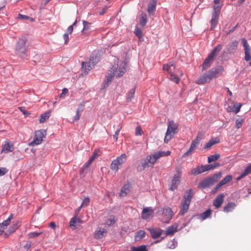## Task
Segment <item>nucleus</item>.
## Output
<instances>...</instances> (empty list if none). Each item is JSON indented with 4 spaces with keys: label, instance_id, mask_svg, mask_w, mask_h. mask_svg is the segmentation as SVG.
Returning a JSON list of instances; mask_svg holds the SVG:
<instances>
[{
    "label": "nucleus",
    "instance_id": "e2e57ef3",
    "mask_svg": "<svg viewBox=\"0 0 251 251\" xmlns=\"http://www.w3.org/2000/svg\"><path fill=\"white\" fill-rule=\"evenodd\" d=\"M98 156V153L96 151H94L93 153V155L89 159V160L93 162L97 158Z\"/></svg>",
    "mask_w": 251,
    "mask_h": 251
},
{
    "label": "nucleus",
    "instance_id": "4468645a",
    "mask_svg": "<svg viewBox=\"0 0 251 251\" xmlns=\"http://www.w3.org/2000/svg\"><path fill=\"white\" fill-rule=\"evenodd\" d=\"M107 231L103 228H99L94 233V237L96 239H100L106 236Z\"/></svg>",
    "mask_w": 251,
    "mask_h": 251
},
{
    "label": "nucleus",
    "instance_id": "774afa93",
    "mask_svg": "<svg viewBox=\"0 0 251 251\" xmlns=\"http://www.w3.org/2000/svg\"><path fill=\"white\" fill-rule=\"evenodd\" d=\"M68 93V90L67 88H64L62 90V93L60 95V97H63L64 95Z\"/></svg>",
    "mask_w": 251,
    "mask_h": 251
},
{
    "label": "nucleus",
    "instance_id": "cd10ccee",
    "mask_svg": "<svg viewBox=\"0 0 251 251\" xmlns=\"http://www.w3.org/2000/svg\"><path fill=\"white\" fill-rule=\"evenodd\" d=\"M129 191V186L128 184H125L121 189L119 193L120 197H125Z\"/></svg>",
    "mask_w": 251,
    "mask_h": 251
},
{
    "label": "nucleus",
    "instance_id": "f8f14e48",
    "mask_svg": "<svg viewBox=\"0 0 251 251\" xmlns=\"http://www.w3.org/2000/svg\"><path fill=\"white\" fill-rule=\"evenodd\" d=\"M152 238L156 239L159 237L163 233V230L159 228H148Z\"/></svg>",
    "mask_w": 251,
    "mask_h": 251
},
{
    "label": "nucleus",
    "instance_id": "c9c22d12",
    "mask_svg": "<svg viewBox=\"0 0 251 251\" xmlns=\"http://www.w3.org/2000/svg\"><path fill=\"white\" fill-rule=\"evenodd\" d=\"M220 155L219 153H216L214 155H210L208 157L207 161L208 163H211L213 161L217 160L220 158Z\"/></svg>",
    "mask_w": 251,
    "mask_h": 251
},
{
    "label": "nucleus",
    "instance_id": "49530a36",
    "mask_svg": "<svg viewBox=\"0 0 251 251\" xmlns=\"http://www.w3.org/2000/svg\"><path fill=\"white\" fill-rule=\"evenodd\" d=\"M244 120L242 118H238L236 120L235 125L237 128H239L242 126Z\"/></svg>",
    "mask_w": 251,
    "mask_h": 251
},
{
    "label": "nucleus",
    "instance_id": "5701e85b",
    "mask_svg": "<svg viewBox=\"0 0 251 251\" xmlns=\"http://www.w3.org/2000/svg\"><path fill=\"white\" fill-rule=\"evenodd\" d=\"M219 16L212 14V18L210 21L211 25L210 30H213L216 26L219 21Z\"/></svg>",
    "mask_w": 251,
    "mask_h": 251
},
{
    "label": "nucleus",
    "instance_id": "c03bdc74",
    "mask_svg": "<svg viewBox=\"0 0 251 251\" xmlns=\"http://www.w3.org/2000/svg\"><path fill=\"white\" fill-rule=\"evenodd\" d=\"M211 213V211L210 209H208L206 210L205 212H203L201 215V217L202 220H205L207 218L209 217Z\"/></svg>",
    "mask_w": 251,
    "mask_h": 251
},
{
    "label": "nucleus",
    "instance_id": "9b49d317",
    "mask_svg": "<svg viewBox=\"0 0 251 251\" xmlns=\"http://www.w3.org/2000/svg\"><path fill=\"white\" fill-rule=\"evenodd\" d=\"M242 43L245 50V60L249 61L251 59V49L245 39H242Z\"/></svg>",
    "mask_w": 251,
    "mask_h": 251
},
{
    "label": "nucleus",
    "instance_id": "0e129e2a",
    "mask_svg": "<svg viewBox=\"0 0 251 251\" xmlns=\"http://www.w3.org/2000/svg\"><path fill=\"white\" fill-rule=\"evenodd\" d=\"M209 165L211 166L210 167V170H213V169L217 168V167L219 166L220 164L218 162H216V163H214L212 164H209Z\"/></svg>",
    "mask_w": 251,
    "mask_h": 251
},
{
    "label": "nucleus",
    "instance_id": "f257e3e1",
    "mask_svg": "<svg viewBox=\"0 0 251 251\" xmlns=\"http://www.w3.org/2000/svg\"><path fill=\"white\" fill-rule=\"evenodd\" d=\"M170 154L171 151H167L166 152L158 151L154 152L153 154L147 156L146 158L142 161L141 164L137 166V170L139 171H143L146 168L150 167V164L153 165L160 157L169 155Z\"/></svg>",
    "mask_w": 251,
    "mask_h": 251
},
{
    "label": "nucleus",
    "instance_id": "de8ad7c7",
    "mask_svg": "<svg viewBox=\"0 0 251 251\" xmlns=\"http://www.w3.org/2000/svg\"><path fill=\"white\" fill-rule=\"evenodd\" d=\"M135 34L139 38H141L143 36L142 31L141 29L136 27L135 29Z\"/></svg>",
    "mask_w": 251,
    "mask_h": 251
},
{
    "label": "nucleus",
    "instance_id": "3c124183",
    "mask_svg": "<svg viewBox=\"0 0 251 251\" xmlns=\"http://www.w3.org/2000/svg\"><path fill=\"white\" fill-rule=\"evenodd\" d=\"M233 109H234L233 112L235 114H237L240 111L242 105L241 104L237 105L235 103H233Z\"/></svg>",
    "mask_w": 251,
    "mask_h": 251
},
{
    "label": "nucleus",
    "instance_id": "69168bd1",
    "mask_svg": "<svg viewBox=\"0 0 251 251\" xmlns=\"http://www.w3.org/2000/svg\"><path fill=\"white\" fill-rule=\"evenodd\" d=\"M166 213H168L169 217L171 218L173 215V211L171 208H167L166 209Z\"/></svg>",
    "mask_w": 251,
    "mask_h": 251
},
{
    "label": "nucleus",
    "instance_id": "c756f323",
    "mask_svg": "<svg viewBox=\"0 0 251 251\" xmlns=\"http://www.w3.org/2000/svg\"><path fill=\"white\" fill-rule=\"evenodd\" d=\"M176 134V133L174 132L167 130L164 139V142L166 143H168V142L171 140Z\"/></svg>",
    "mask_w": 251,
    "mask_h": 251
},
{
    "label": "nucleus",
    "instance_id": "2eb2a0df",
    "mask_svg": "<svg viewBox=\"0 0 251 251\" xmlns=\"http://www.w3.org/2000/svg\"><path fill=\"white\" fill-rule=\"evenodd\" d=\"M153 213V210L151 207H147L143 209L141 217L143 219H149Z\"/></svg>",
    "mask_w": 251,
    "mask_h": 251
},
{
    "label": "nucleus",
    "instance_id": "6ab92c4d",
    "mask_svg": "<svg viewBox=\"0 0 251 251\" xmlns=\"http://www.w3.org/2000/svg\"><path fill=\"white\" fill-rule=\"evenodd\" d=\"M224 195L223 194L218 195L213 201V205L216 207H220L223 203Z\"/></svg>",
    "mask_w": 251,
    "mask_h": 251
},
{
    "label": "nucleus",
    "instance_id": "680f3d73",
    "mask_svg": "<svg viewBox=\"0 0 251 251\" xmlns=\"http://www.w3.org/2000/svg\"><path fill=\"white\" fill-rule=\"evenodd\" d=\"M63 39L65 41V44H67L69 40V37L68 33H65L63 36Z\"/></svg>",
    "mask_w": 251,
    "mask_h": 251
},
{
    "label": "nucleus",
    "instance_id": "dca6fc26",
    "mask_svg": "<svg viewBox=\"0 0 251 251\" xmlns=\"http://www.w3.org/2000/svg\"><path fill=\"white\" fill-rule=\"evenodd\" d=\"M157 3V0H151L148 6L147 11L149 15H153L154 13Z\"/></svg>",
    "mask_w": 251,
    "mask_h": 251
},
{
    "label": "nucleus",
    "instance_id": "7c9ffc66",
    "mask_svg": "<svg viewBox=\"0 0 251 251\" xmlns=\"http://www.w3.org/2000/svg\"><path fill=\"white\" fill-rule=\"evenodd\" d=\"M99 60L98 56L97 55L93 54L89 58L88 63L91 64L92 66H94L95 64L98 62Z\"/></svg>",
    "mask_w": 251,
    "mask_h": 251
},
{
    "label": "nucleus",
    "instance_id": "58836bf2",
    "mask_svg": "<svg viewBox=\"0 0 251 251\" xmlns=\"http://www.w3.org/2000/svg\"><path fill=\"white\" fill-rule=\"evenodd\" d=\"M93 162L89 159V160L85 163V164L83 166V167L81 168L79 173L80 174L84 173V172L86 170L89 166L91 165Z\"/></svg>",
    "mask_w": 251,
    "mask_h": 251
},
{
    "label": "nucleus",
    "instance_id": "6e6d98bb",
    "mask_svg": "<svg viewBox=\"0 0 251 251\" xmlns=\"http://www.w3.org/2000/svg\"><path fill=\"white\" fill-rule=\"evenodd\" d=\"M41 233H42V232H30L28 234V237H29V238H35L36 237L38 236Z\"/></svg>",
    "mask_w": 251,
    "mask_h": 251
},
{
    "label": "nucleus",
    "instance_id": "052dcab7",
    "mask_svg": "<svg viewBox=\"0 0 251 251\" xmlns=\"http://www.w3.org/2000/svg\"><path fill=\"white\" fill-rule=\"evenodd\" d=\"M201 167L202 168L203 172H204L205 171H209L210 170V166L209 165H201Z\"/></svg>",
    "mask_w": 251,
    "mask_h": 251
},
{
    "label": "nucleus",
    "instance_id": "a18cd8bd",
    "mask_svg": "<svg viewBox=\"0 0 251 251\" xmlns=\"http://www.w3.org/2000/svg\"><path fill=\"white\" fill-rule=\"evenodd\" d=\"M82 23L83 25V28L82 29V32H83L84 30H88L90 28L91 25L90 23H89L85 20H83L82 21Z\"/></svg>",
    "mask_w": 251,
    "mask_h": 251
},
{
    "label": "nucleus",
    "instance_id": "09e8293b",
    "mask_svg": "<svg viewBox=\"0 0 251 251\" xmlns=\"http://www.w3.org/2000/svg\"><path fill=\"white\" fill-rule=\"evenodd\" d=\"M80 111L81 110L79 108L77 109L75 115L74 116L73 122L77 121L79 119L81 115Z\"/></svg>",
    "mask_w": 251,
    "mask_h": 251
},
{
    "label": "nucleus",
    "instance_id": "a211bd4d",
    "mask_svg": "<svg viewBox=\"0 0 251 251\" xmlns=\"http://www.w3.org/2000/svg\"><path fill=\"white\" fill-rule=\"evenodd\" d=\"M190 206V203H187L186 202H184L181 201V204L180 205V211L179 212V215L181 216L184 215L187 212Z\"/></svg>",
    "mask_w": 251,
    "mask_h": 251
},
{
    "label": "nucleus",
    "instance_id": "aec40b11",
    "mask_svg": "<svg viewBox=\"0 0 251 251\" xmlns=\"http://www.w3.org/2000/svg\"><path fill=\"white\" fill-rule=\"evenodd\" d=\"M167 130L168 131L174 132L176 133L177 132L178 125L173 121H169L168 123Z\"/></svg>",
    "mask_w": 251,
    "mask_h": 251
},
{
    "label": "nucleus",
    "instance_id": "7ed1b4c3",
    "mask_svg": "<svg viewBox=\"0 0 251 251\" xmlns=\"http://www.w3.org/2000/svg\"><path fill=\"white\" fill-rule=\"evenodd\" d=\"M126 64L125 62H123L119 69L118 63L113 65L111 68L110 73L108 74V75L106 76L104 80L105 85L107 86L109 82L112 80L114 75H116L117 77H120L122 76L126 72Z\"/></svg>",
    "mask_w": 251,
    "mask_h": 251
},
{
    "label": "nucleus",
    "instance_id": "8fccbe9b",
    "mask_svg": "<svg viewBox=\"0 0 251 251\" xmlns=\"http://www.w3.org/2000/svg\"><path fill=\"white\" fill-rule=\"evenodd\" d=\"M143 132L142 130L141 127L138 126L135 128V135L136 136H141L143 134Z\"/></svg>",
    "mask_w": 251,
    "mask_h": 251
},
{
    "label": "nucleus",
    "instance_id": "412c9836",
    "mask_svg": "<svg viewBox=\"0 0 251 251\" xmlns=\"http://www.w3.org/2000/svg\"><path fill=\"white\" fill-rule=\"evenodd\" d=\"M238 42L237 41H232L230 43L227 47V51L229 53H231L234 52L238 46Z\"/></svg>",
    "mask_w": 251,
    "mask_h": 251
},
{
    "label": "nucleus",
    "instance_id": "20e7f679",
    "mask_svg": "<svg viewBox=\"0 0 251 251\" xmlns=\"http://www.w3.org/2000/svg\"><path fill=\"white\" fill-rule=\"evenodd\" d=\"M222 49V46L219 44L213 49L203 62L201 65L202 71L205 70L211 66V63L214 61L215 58L221 50Z\"/></svg>",
    "mask_w": 251,
    "mask_h": 251
},
{
    "label": "nucleus",
    "instance_id": "39448f33",
    "mask_svg": "<svg viewBox=\"0 0 251 251\" xmlns=\"http://www.w3.org/2000/svg\"><path fill=\"white\" fill-rule=\"evenodd\" d=\"M127 157V156L126 153H122L112 161L110 165V169L113 171L117 172L122 168L123 165L126 162Z\"/></svg>",
    "mask_w": 251,
    "mask_h": 251
},
{
    "label": "nucleus",
    "instance_id": "bb28decb",
    "mask_svg": "<svg viewBox=\"0 0 251 251\" xmlns=\"http://www.w3.org/2000/svg\"><path fill=\"white\" fill-rule=\"evenodd\" d=\"M236 206V204L233 202H228L224 207V211L225 212H229L231 211Z\"/></svg>",
    "mask_w": 251,
    "mask_h": 251
},
{
    "label": "nucleus",
    "instance_id": "a19ab883",
    "mask_svg": "<svg viewBox=\"0 0 251 251\" xmlns=\"http://www.w3.org/2000/svg\"><path fill=\"white\" fill-rule=\"evenodd\" d=\"M131 250L133 251H148L147 247L146 245H141L139 247H132Z\"/></svg>",
    "mask_w": 251,
    "mask_h": 251
},
{
    "label": "nucleus",
    "instance_id": "4d7b16f0",
    "mask_svg": "<svg viewBox=\"0 0 251 251\" xmlns=\"http://www.w3.org/2000/svg\"><path fill=\"white\" fill-rule=\"evenodd\" d=\"M90 203V199L88 197L85 198L81 204V205L82 206H88Z\"/></svg>",
    "mask_w": 251,
    "mask_h": 251
},
{
    "label": "nucleus",
    "instance_id": "c85d7f7f",
    "mask_svg": "<svg viewBox=\"0 0 251 251\" xmlns=\"http://www.w3.org/2000/svg\"><path fill=\"white\" fill-rule=\"evenodd\" d=\"M116 222L115 216L114 215H110L105 221L104 224L107 226H111L113 225Z\"/></svg>",
    "mask_w": 251,
    "mask_h": 251
},
{
    "label": "nucleus",
    "instance_id": "f704fd0d",
    "mask_svg": "<svg viewBox=\"0 0 251 251\" xmlns=\"http://www.w3.org/2000/svg\"><path fill=\"white\" fill-rule=\"evenodd\" d=\"M232 179V176L231 175H227L224 178L220 181L219 183L221 186H223L230 181Z\"/></svg>",
    "mask_w": 251,
    "mask_h": 251
},
{
    "label": "nucleus",
    "instance_id": "37998d69",
    "mask_svg": "<svg viewBox=\"0 0 251 251\" xmlns=\"http://www.w3.org/2000/svg\"><path fill=\"white\" fill-rule=\"evenodd\" d=\"M221 9V6L220 5H214L213 6V11L212 14L216 15L219 16L220 11Z\"/></svg>",
    "mask_w": 251,
    "mask_h": 251
},
{
    "label": "nucleus",
    "instance_id": "9d476101",
    "mask_svg": "<svg viewBox=\"0 0 251 251\" xmlns=\"http://www.w3.org/2000/svg\"><path fill=\"white\" fill-rule=\"evenodd\" d=\"M203 136V135L201 132H198L196 139L192 141L189 150L185 153V155H189L191 154L192 152L194 151L199 145Z\"/></svg>",
    "mask_w": 251,
    "mask_h": 251
},
{
    "label": "nucleus",
    "instance_id": "6e6552de",
    "mask_svg": "<svg viewBox=\"0 0 251 251\" xmlns=\"http://www.w3.org/2000/svg\"><path fill=\"white\" fill-rule=\"evenodd\" d=\"M46 130L41 129L37 130L35 132L34 138L32 142L29 143V146H33L34 145H38L42 142L43 138L46 137Z\"/></svg>",
    "mask_w": 251,
    "mask_h": 251
},
{
    "label": "nucleus",
    "instance_id": "ddd939ff",
    "mask_svg": "<svg viewBox=\"0 0 251 251\" xmlns=\"http://www.w3.org/2000/svg\"><path fill=\"white\" fill-rule=\"evenodd\" d=\"M163 69L168 72L171 75L174 74L176 73V67L173 62H169L163 65Z\"/></svg>",
    "mask_w": 251,
    "mask_h": 251
},
{
    "label": "nucleus",
    "instance_id": "4be33fe9",
    "mask_svg": "<svg viewBox=\"0 0 251 251\" xmlns=\"http://www.w3.org/2000/svg\"><path fill=\"white\" fill-rule=\"evenodd\" d=\"M178 225L174 224L171 226H169L165 231V234L166 235H173L177 231L178 228Z\"/></svg>",
    "mask_w": 251,
    "mask_h": 251
},
{
    "label": "nucleus",
    "instance_id": "e433bc0d",
    "mask_svg": "<svg viewBox=\"0 0 251 251\" xmlns=\"http://www.w3.org/2000/svg\"><path fill=\"white\" fill-rule=\"evenodd\" d=\"M135 89L134 88H132L130 90V91L128 92L126 97V100H127L131 101L133 98L134 95L135 93Z\"/></svg>",
    "mask_w": 251,
    "mask_h": 251
},
{
    "label": "nucleus",
    "instance_id": "5fc2aeb1",
    "mask_svg": "<svg viewBox=\"0 0 251 251\" xmlns=\"http://www.w3.org/2000/svg\"><path fill=\"white\" fill-rule=\"evenodd\" d=\"M19 226L18 223L13 224L12 226L10 228V233L14 232Z\"/></svg>",
    "mask_w": 251,
    "mask_h": 251
},
{
    "label": "nucleus",
    "instance_id": "0eeeda50",
    "mask_svg": "<svg viewBox=\"0 0 251 251\" xmlns=\"http://www.w3.org/2000/svg\"><path fill=\"white\" fill-rule=\"evenodd\" d=\"M176 174L173 176L171 180V187L170 190L174 191L176 189L180 182L181 176V169L180 167H177L176 168Z\"/></svg>",
    "mask_w": 251,
    "mask_h": 251
},
{
    "label": "nucleus",
    "instance_id": "f3484780",
    "mask_svg": "<svg viewBox=\"0 0 251 251\" xmlns=\"http://www.w3.org/2000/svg\"><path fill=\"white\" fill-rule=\"evenodd\" d=\"M193 196V190L191 189H189L188 191L185 192L182 201L190 204Z\"/></svg>",
    "mask_w": 251,
    "mask_h": 251
},
{
    "label": "nucleus",
    "instance_id": "2f4dec72",
    "mask_svg": "<svg viewBox=\"0 0 251 251\" xmlns=\"http://www.w3.org/2000/svg\"><path fill=\"white\" fill-rule=\"evenodd\" d=\"M50 115V112L48 111L44 114H42L39 117V122L41 123L45 122L47 119H49Z\"/></svg>",
    "mask_w": 251,
    "mask_h": 251
},
{
    "label": "nucleus",
    "instance_id": "bf43d9fd",
    "mask_svg": "<svg viewBox=\"0 0 251 251\" xmlns=\"http://www.w3.org/2000/svg\"><path fill=\"white\" fill-rule=\"evenodd\" d=\"M18 17V18H20L21 19L28 20V19H30L29 17L26 16V15H22L21 14H19ZM30 19L31 21H33V19L32 18H30Z\"/></svg>",
    "mask_w": 251,
    "mask_h": 251
},
{
    "label": "nucleus",
    "instance_id": "603ef678",
    "mask_svg": "<svg viewBox=\"0 0 251 251\" xmlns=\"http://www.w3.org/2000/svg\"><path fill=\"white\" fill-rule=\"evenodd\" d=\"M170 79L175 82L176 83H178L180 80V78L176 75L174 74L171 75Z\"/></svg>",
    "mask_w": 251,
    "mask_h": 251
},
{
    "label": "nucleus",
    "instance_id": "13d9d810",
    "mask_svg": "<svg viewBox=\"0 0 251 251\" xmlns=\"http://www.w3.org/2000/svg\"><path fill=\"white\" fill-rule=\"evenodd\" d=\"M8 172V170L6 168H0V176H2L6 174Z\"/></svg>",
    "mask_w": 251,
    "mask_h": 251
},
{
    "label": "nucleus",
    "instance_id": "79ce46f5",
    "mask_svg": "<svg viewBox=\"0 0 251 251\" xmlns=\"http://www.w3.org/2000/svg\"><path fill=\"white\" fill-rule=\"evenodd\" d=\"M81 222V220L77 218L76 216L71 219L70 222V226H75V224L77 223H80Z\"/></svg>",
    "mask_w": 251,
    "mask_h": 251
},
{
    "label": "nucleus",
    "instance_id": "a878e982",
    "mask_svg": "<svg viewBox=\"0 0 251 251\" xmlns=\"http://www.w3.org/2000/svg\"><path fill=\"white\" fill-rule=\"evenodd\" d=\"M219 142V140L217 138L212 139L209 141H208L204 146V149L206 150H208L210 149L213 145L218 143Z\"/></svg>",
    "mask_w": 251,
    "mask_h": 251
},
{
    "label": "nucleus",
    "instance_id": "423d86ee",
    "mask_svg": "<svg viewBox=\"0 0 251 251\" xmlns=\"http://www.w3.org/2000/svg\"><path fill=\"white\" fill-rule=\"evenodd\" d=\"M221 176V173H219L214 175L211 177L206 178L199 183L198 187L201 189L208 187L217 182Z\"/></svg>",
    "mask_w": 251,
    "mask_h": 251
},
{
    "label": "nucleus",
    "instance_id": "338daca9",
    "mask_svg": "<svg viewBox=\"0 0 251 251\" xmlns=\"http://www.w3.org/2000/svg\"><path fill=\"white\" fill-rule=\"evenodd\" d=\"M120 133L119 130H117L115 132V134L113 135V139L115 142L117 141L118 139V135Z\"/></svg>",
    "mask_w": 251,
    "mask_h": 251
},
{
    "label": "nucleus",
    "instance_id": "b1692460",
    "mask_svg": "<svg viewBox=\"0 0 251 251\" xmlns=\"http://www.w3.org/2000/svg\"><path fill=\"white\" fill-rule=\"evenodd\" d=\"M82 71L85 74H87L94 67L91 64H89L88 61L82 62Z\"/></svg>",
    "mask_w": 251,
    "mask_h": 251
},
{
    "label": "nucleus",
    "instance_id": "f03ea898",
    "mask_svg": "<svg viewBox=\"0 0 251 251\" xmlns=\"http://www.w3.org/2000/svg\"><path fill=\"white\" fill-rule=\"evenodd\" d=\"M224 71V67L219 66L215 68L211 69L206 73L203 74L200 76L196 80V83L199 85L204 84L208 83L214 78H216L221 75Z\"/></svg>",
    "mask_w": 251,
    "mask_h": 251
},
{
    "label": "nucleus",
    "instance_id": "393cba45",
    "mask_svg": "<svg viewBox=\"0 0 251 251\" xmlns=\"http://www.w3.org/2000/svg\"><path fill=\"white\" fill-rule=\"evenodd\" d=\"M14 150L13 144L10 142H5L3 145L2 151L5 152L12 151Z\"/></svg>",
    "mask_w": 251,
    "mask_h": 251
},
{
    "label": "nucleus",
    "instance_id": "1a4fd4ad",
    "mask_svg": "<svg viewBox=\"0 0 251 251\" xmlns=\"http://www.w3.org/2000/svg\"><path fill=\"white\" fill-rule=\"evenodd\" d=\"M26 40L25 38H22L19 39L15 48L16 53L23 57L25 55L26 51V47L25 44Z\"/></svg>",
    "mask_w": 251,
    "mask_h": 251
},
{
    "label": "nucleus",
    "instance_id": "473e14b6",
    "mask_svg": "<svg viewBox=\"0 0 251 251\" xmlns=\"http://www.w3.org/2000/svg\"><path fill=\"white\" fill-rule=\"evenodd\" d=\"M202 168L201 166H198L196 168L191 170L190 174L191 175H197L203 173Z\"/></svg>",
    "mask_w": 251,
    "mask_h": 251
},
{
    "label": "nucleus",
    "instance_id": "ea45409f",
    "mask_svg": "<svg viewBox=\"0 0 251 251\" xmlns=\"http://www.w3.org/2000/svg\"><path fill=\"white\" fill-rule=\"evenodd\" d=\"M13 215L12 214H11L7 220L4 221L2 223L0 224L3 226L5 228H6L7 226H8L10 224L11 221L13 219Z\"/></svg>",
    "mask_w": 251,
    "mask_h": 251
},
{
    "label": "nucleus",
    "instance_id": "72a5a7b5",
    "mask_svg": "<svg viewBox=\"0 0 251 251\" xmlns=\"http://www.w3.org/2000/svg\"><path fill=\"white\" fill-rule=\"evenodd\" d=\"M147 22V16L145 13H142L140 15V24L141 26L144 27Z\"/></svg>",
    "mask_w": 251,
    "mask_h": 251
},
{
    "label": "nucleus",
    "instance_id": "864d4df0",
    "mask_svg": "<svg viewBox=\"0 0 251 251\" xmlns=\"http://www.w3.org/2000/svg\"><path fill=\"white\" fill-rule=\"evenodd\" d=\"M244 172V176H247L251 173V163L246 167Z\"/></svg>",
    "mask_w": 251,
    "mask_h": 251
},
{
    "label": "nucleus",
    "instance_id": "4c0bfd02",
    "mask_svg": "<svg viewBox=\"0 0 251 251\" xmlns=\"http://www.w3.org/2000/svg\"><path fill=\"white\" fill-rule=\"evenodd\" d=\"M146 232L144 230H140L136 233L135 238L137 240H141L145 236Z\"/></svg>",
    "mask_w": 251,
    "mask_h": 251
}]
</instances>
